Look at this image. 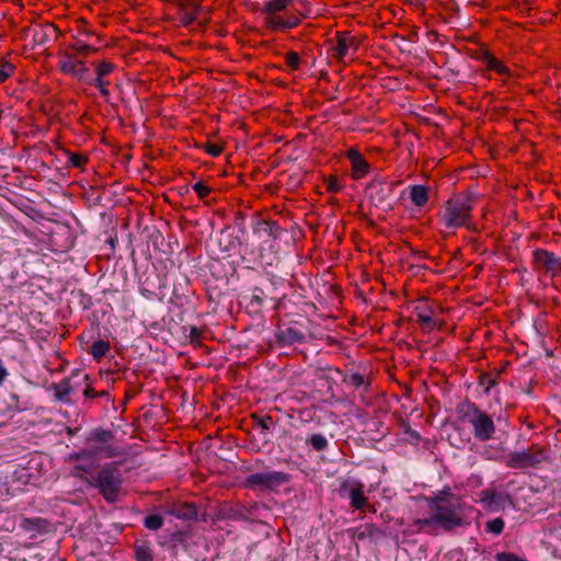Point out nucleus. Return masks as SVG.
<instances>
[{"mask_svg":"<svg viewBox=\"0 0 561 561\" xmlns=\"http://www.w3.org/2000/svg\"><path fill=\"white\" fill-rule=\"evenodd\" d=\"M287 66L293 70H298L301 64L300 57L296 51H288L285 55Z\"/></svg>","mask_w":561,"mask_h":561,"instance_id":"nucleus-38","label":"nucleus"},{"mask_svg":"<svg viewBox=\"0 0 561 561\" xmlns=\"http://www.w3.org/2000/svg\"><path fill=\"white\" fill-rule=\"evenodd\" d=\"M72 48L76 50L77 55H88L92 51H95L96 48H94L93 46L89 45V44H85L83 43L82 41H78L73 46Z\"/></svg>","mask_w":561,"mask_h":561,"instance_id":"nucleus-43","label":"nucleus"},{"mask_svg":"<svg viewBox=\"0 0 561 561\" xmlns=\"http://www.w3.org/2000/svg\"><path fill=\"white\" fill-rule=\"evenodd\" d=\"M533 264L536 271L550 277L561 273V256H557L546 249L539 248L533 251Z\"/></svg>","mask_w":561,"mask_h":561,"instance_id":"nucleus-10","label":"nucleus"},{"mask_svg":"<svg viewBox=\"0 0 561 561\" xmlns=\"http://www.w3.org/2000/svg\"><path fill=\"white\" fill-rule=\"evenodd\" d=\"M67 153H68V163L71 167L81 168L87 162V158L79 153H72V152H67Z\"/></svg>","mask_w":561,"mask_h":561,"instance_id":"nucleus-44","label":"nucleus"},{"mask_svg":"<svg viewBox=\"0 0 561 561\" xmlns=\"http://www.w3.org/2000/svg\"><path fill=\"white\" fill-rule=\"evenodd\" d=\"M496 561H527L525 558H520L513 552H499L495 554Z\"/></svg>","mask_w":561,"mask_h":561,"instance_id":"nucleus-45","label":"nucleus"},{"mask_svg":"<svg viewBox=\"0 0 561 561\" xmlns=\"http://www.w3.org/2000/svg\"><path fill=\"white\" fill-rule=\"evenodd\" d=\"M90 85H93L99 89L101 95L107 100L110 98V91L107 89V81H104L102 78H93L89 81Z\"/></svg>","mask_w":561,"mask_h":561,"instance_id":"nucleus-37","label":"nucleus"},{"mask_svg":"<svg viewBox=\"0 0 561 561\" xmlns=\"http://www.w3.org/2000/svg\"><path fill=\"white\" fill-rule=\"evenodd\" d=\"M350 49V44L347 37L337 35L336 44L331 48V55L340 62L344 61Z\"/></svg>","mask_w":561,"mask_h":561,"instance_id":"nucleus-26","label":"nucleus"},{"mask_svg":"<svg viewBox=\"0 0 561 561\" xmlns=\"http://www.w3.org/2000/svg\"><path fill=\"white\" fill-rule=\"evenodd\" d=\"M249 514L250 512L245 506L226 504L218 511V518L231 522H249Z\"/></svg>","mask_w":561,"mask_h":561,"instance_id":"nucleus-14","label":"nucleus"},{"mask_svg":"<svg viewBox=\"0 0 561 561\" xmlns=\"http://www.w3.org/2000/svg\"><path fill=\"white\" fill-rule=\"evenodd\" d=\"M393 194V183L376 179L373 180L365 188V195L375 207L383 210H391L393 205L390 199Z\"/></svg>","mask_w":561,"mask_h":561,"instance_id":"nucleus-9","label":"nucleus"},{"mask_svg":"<svg viewBox=\"0 0 561 561\" xmlns=\"http://www.w3.org/2000/svg\"><path fill=\"white\" fill-rule=\"evenodd\" d=\"M110 352V343L104 340H96L91 345L90 354L94 359L100 360Z\"/></svg>","mask_w":561,"mask_h":561,"instance_id":"nucleus-29","label":"nucleus"},{"mask_svg":"<svg viewBox=\"0 0 561 561\" xmlns=\"http://www.w3.org/2000/svg\"><path fill=\"white\" fill-rule=\"evenodd\" d=\"M289 8L288 0H270L264 3L263 12L266 14L265 23L272 16H278V12H283Z\"/></svg>","mask_w":561,"mask_h":561,"instance_id":"nucleus-24","label":"nucleus"},{"mask_svg":"<svg viewBox=\"0 0 561 561\" xmlns=\"http://www.w3.org/2000/svg\"><path fill=\"white\" fill-rule=\"evenodd\" d=\"M275 339L279 347H287L307 342L306 334L293 325L279 328L275 333Z\"/></svg>","mask_w":561,"mask_h":561,"instance_id":"nucleus-12","label":"nucleus"},{"mask_svg":"<svg viewBox=\"0 0 561 561\" xmlns=\"http://www.w3.org/2000/svg\"><path fill=\"white\" fill-rule=\"evenodd\" d=\"M202 8L193 2H187L181 7L180 19L183 25L188 26L197 20Z\"/></svg>","mask_w":561,"mask_h":561,"instance_id":"nucleus-20","label":"nucleus"},{"mask_svg":"<svg viewBox=\"0 0 561 561\" xmlns=\"http://www.w3.org/2000/svg\"><path fill=\"white\" fill-rule=\"evenodd\" d=\"M82 381L89 380V375L80 370L72 373L69 377L62 378L59 382H54L50 386L55 401L73 404L72 396L79 392Z\"/></svg>","mask_w":561,"mask_h":561,"instance_id":"nucleus-6","label":"nucleus"},{"mask_svg":"<svg viewBox=\"0 0 561 561\" xmlns=\"http://www.w3.org/2000/svg\"><path fill=\"white\" fill-rule=\"evenodd\" d=\"M253 233L256 234L259 238L268 237L274 240H277L280 239L283 234L286 233V230L283 229L277 221L257 219L255 225L253 226Z\"/></svg>","mask_w":561,"mask_h":561,"instance_id":"nucleus-13","label":"nucleus"},{"mask_svg":"<svg viewBox=\"0 0 561 561\" xmlns=\"http://www.w3.org/2000/svg\"><path fill=\"white\" fill-rule=\"evenodd\" d=\"M135 558L137 561H153L152 550L147 543L135 547Z\"/></svg>","mask_w":561,"mask_h":561,"instance_id":"nucleus-32","label":"nucleus"},{"mask_svg":"<svg viewBox=\"0 0 561 561\" xmlns=\"http://www.w3.org/2000/svg\"><path fill=\"white\" fill-rule=\"evenodd\" d=\"M306 443L311 446V448L316 451H324L329 447V442L327 437L321 433L311 434Z\"/></svg>","mask_w":561,"mask_h":561,"instance_id":"nucleus-27","label":"nucleus"},{"mask_svg":"<svg viewBox=\"0 0 561 561\" xmlns=\"http://www.w3.org/2000/svg\"><path fill=\"white\" fill-rule=\"evenodd\" d=\"M73 78H76V79H78L80 81H83V82H85L88 84H89V81H91V79H93L90 76L89 68L85 66V62L83 60H80Z\"/></svg>","mask_w":561,"mask_h":561,"instance_id":"nucleus-36","label":"nucleus"},{"mask_svg":"<svg viewBox=\"0 0 561 561\" xmlns=\"http://www.w3.org/2000/svg\"><path fill=\"white\" fill-rule=\"evenodd\" d=\"M348 382L355 389L364 388L365 391H368L370 385L365 380L364 376L359 373H354L348 377Z\"/></svg>","mask_w":561,"mask_h":561,"instance_id":"nucleus-35","label":"nucleus"},{"mask_svg":"<svg viewBox=\"0 0 561 561\" xmlns=\"http://www.w3.org/2000/svg\"><path fill=\"white\" fill-rule=\"evenodd\" d=\"M291 476L283 471H265L251 473L245 479L250 489L274 490L290 481Z\"/></svg>","mask_w":561,"mask_h":561,"instance_id":"nucleus-8","label":"nucleus"},{"mask_svg":"<svg viewBox=\"0 0 561 561\" xmlns=\"http://www.w3.org/2000/svg\"><path fill=\"white\" fill-rule=\"evenodd\" d=\"M144 526L150 530H158L163 526V518L159 514H151L144 518Z\"/></svg>","mask_w":561,"mask_h":561,"instance_id":"nucleus-33","label":"nucleus"},{"mask_svg":"<svg viewBox=\"0 0 561 561\" xmlns=\"http://www.w3.org/2000/svg\"><path fill=\"white\" fill-rule=\"evenodd\" d=\"M505 527V522L502 517H495L492 519H489L484 524V530L489 534L499 536L503 533Z\"/></svg>","mask_w":561,"mask_h":561,"instance_id":"nucleus-30","label":"nucleus"},{"mask_svg":"<svg viewBox=\"0 0 561 561\" xmlns=\"http://www.w3.org/2000/svg\"><path fill=\"white\" fill-rule=\"evenodd\" d=\"M73 243H75V238L73 237H70V240H69V243L67 245H65V249H70L73 247Z\"/></svg>","mask_w":561,"mask_h":561,"instance_id":"nucleus-59","label":"nucleus"},{"mask_svg":"<svg viewBox=\"0 0 561 561\" xmlns=\"http://www.w3.org/2000/svg\"><path fill=\"white\" fill-rule=\"evenodd\" d=\"M236 242H237V243H239V240H238V239H236V241H231V242L229 243V245H227V247H226V250H229L230 248L234 247V243H236Z\"/></svg>","mask_w":561,"mask_h":561,"instance_id":"nucleus-60","label":"nucleus"},{"mask_svg":"<svg viewBox=\"0 0 561 561\" xmlns=\"http://www.w3.org/2000/svg\"><path fill=\"white\" fill-rule=\"evenodd\" d=\"M265 298L266 295L264 290L260 287H254L248 307L252 308L254 311H257L263 306Z\"/></svg>","mask_w":561,"mask_h":561,"instance_id":"nucleus-31","label":"nucleus"},{"mask_svg":"<svg viewBox=\"0 0 561 561\" xmlns=\"http://www.w3.org/2000/svg\"><path fill=\"white\" fill-rule=\"evenodd\" d=\"M8 407L9 409L18 412L24 411L26 409L25 405L21 403L20 396L14 392L9 394Z\"/></svg>","mask_w":561,"mask_h":561,"instance_id":"nucleus-40","label":"nucleus"},{"mask_svg":"<svg viewBox=\"0 0 561 561\" xmlns=\"http://www.w3.org/2000/svg\"><path fill=\"white\" fill-rule=\"evenodd\" d=\"M341 184L339 183V181L336 179H332L330 180V182L328 183V190L330 192H333V193H336L341 190Z\"/></svg>","mask_w":561,"mask_h":561,"instance_id":"nucleus-50","label":"nucleus"},{"mask_svg":"<svg viewBox=\"0 0 561 561\" xmlns=\"http://www.w3.org/2000/svg\"><path fill=\"white\" fill-rule=\"evenodd\" d=\"M139 291L147 299H151L154 296V293L152 290L147 289L145 287H140Z\"/></svg>","mask_w":561,"mask_h":561,"instance_id":"nucleus-55","label":"nucleus"},{"mask_svg":"<svg viewBox=\"0 0 561 561\" xmlns=\"http://www.w3.org/2000/svg\"><path fill=\"white\" fill-rule=\"evenodd\" d=\"M547 460L546 450L537 445L528 449L512 451L505 459V466L511 469L524 470L536 468Z\"/></svg>","mask_w":561,"mask_h":561,"instance_id":"nucleus-5","label":"nucleus"},{"mask_svg":"<svg viewBox=\"0 0 561 561\" xmlns=\"http://www.w3.org/2000/svg\"><path fill=\"white\" fill-rule=\"evenodd\" d=\"M13 66L9 62H0V83L4 82L12 73Z\"/></svg>","mask_w":561,"mask_h":561,"instance_id":"nucleus-48","label":"nucleus"},{"mask_svg":"<svg viewBox=\"0 0 561 561\" xmlns=\"http://www.w3.org/2000/svg\"><path fill=\"white\" fill-rule=\"evenodd\" d=\"M481 502L484 508L492 513H499L505 511L507 507H514L513 497L506 492L483 490L481 492Z\"/></svg>","mask_w":561,"mask_h":561,"instance_id":"nucleus-11","label":"nucleus"},{"mask_svg":"<svg viewBox=\"0 0 561 561\" xmlns=\"http://www.w3.org/2000/svg\"><path fill=\"white\" fill-rule=\"evenodd\" d=\"M481 59L485 68L489 70H494L496 68V64L499 62V60L490 53H483Z\"/></svg>","mask_w":561,"mask_h":561,"instance_id":"nucleus-47","label":"nucleus"},{"mask_svg":"<svg viewBox=\"0 0 561 561\" xmlns=\"http://www.w3.org/2000/svg\"><path fill=\"white\" fill-rule=\"evenodd\" d=\"M479 385L483 387V392L485 394H489L491 388H493L496 385V379H494L490 375L484 374L480 377Z\"/></svg>","mask_w":561,"mask_h":561,"instance_id":"nucleus-42","label":"nucleus"},{"mask_svg":"<svg viewBox=\"0 0 561 561\" xmlns=\"http://www.w3.org/2000/svg\"><path fill=\"white\" fill-rule=\"evenodd\" d=\"M167 514L178 519L195 520L198 518V508L193 503L183 502L171 505L167 510Z\"/></svg>","mask_w":561,"mask_h":561,"instance_id":"nucleus-15","label":"nucleus"},{"mask_svg":"<svg viewBox=\"0 0 561 561\" xmlns=\"http://www.w3.org/2000/svg\"><path fill=\"white\" fill-rule=\"evenodd\" d=\"M81 302H82L84 309L90 308L92 305L91 297L88 295H84Z\"/></svg>","mask_w":561,"mask_h":561,"instance_id":"nucleus-57","label":"nucleus"},{"mask_svg":"<svg viewBox=\"0 0 561 561\" xmlns=\"http://www.w3.org/2000/svg\"><path fill=\"white\" fill-rule=\"evenodd\" d=\"M347 39H348L350 48L356 49L357 48V44H356L355 38H347Z\"/></svg>","mask_w":561,"mask_h":561,"instance_id":"nucleus-58","label":"nucleus"},{"mask_svg":"<svg viewBox=\"0 0 561 561\" xmlns=\"http://www.w3.org/2000/svg\"><path fill=\"white\" fill-rule=\"evenodd\" d=\"M486 458H488V459H494V460H496V459H497L495 456H492V455H489V454L486 455Z\"/></svg>","mask_w":561,"mask_h":561,"instance_id":"nucleus-63","label":"nucleus"},{"mask_svg":"<svg viewBox=\"0 0 561 561\" xmlns=\"http://www.w3.org/2000/svg\"><path fill=\"white\" fill-rule=\"evenodd\" d=\"M274 425L273 419L268 415L257 419L256 430L259 431V437L263 443H268L272 438L271 427Z\"/></svg>","mask_w":561,"mask_h":561,"instance_id":"nucleus-25","label":"nucleus"},{"mask_svg":"<svg viewBox=\"0 0 561 561\" xmlns=\"http://www.w3.org/2000/svg\"><path fill=\"white\" fill-rule=\"evenodd\" d=\"M300 23L299 18L294 14L288 15L287 18L283 16H272L267 20V27L273 31L294 28Z\"/></svg>","mask_w":561,"mask_h":561,"instance_id":"nucleus-18","label":"nucleus"},{"mask_svg":"<svg viewBox=\"0 0 561 561\" xmlns=\"http://www.w3.org/2000/svg\"><path fill=\"white\" fill-rule=\"evenodd\" d=\"M472 195L460 194L448 199L439 213V219L447 229H457L467 225L471 217Z\"/></svg>","mask_w":561,"mask_h":561,"instance_id":"nucleus-4","label":"nucleus"},{"mask_svg":"<svg viewBox=\"0 0 561 561\" xmlns=\"http://www.w3.org/2000/svg\"><path fill=\"white\" fill-rule=\"evenodd\" d=\"M411 436H412V437H414V438H416V439H419V438H420V434H419L417 432H415V431H412V432H411Z\"/></svg>","mask_w":561,"mask_h":561,"instance_id":"nucleus-62","label":"nucleus"},{"mask_svg":"<svg viewBox=\"0 0 561 561\" xmlns=\"http://www.w3.org/2000/svg\"><path fill=\"white\" fill-rule=\"evenodd\" d=\"M494 71H496L499 75H502V76H506L510 73L507 67L505 65H503L500 60L496 64V68L494 69Z\"/></svg>","mask_w":561,"mask_h":561,"instance_id":"nucleus-52","label":"nucleus"},{"mask_svg":"<svg viewBox=\"0 0 561 561\" xmlns=\"http://www.w3.org/2000/svg\"><path fill=\"white\" fill-rule=\"evenodd\" d=\"M114 438V434L111 431L103 428H95L88 437V443L98 444L92 446L94 449L100 450L104 445L108 444Z\"/></svg>","mask_w":561,"mask_h":561,"instance_id":"nucleus-21","label":"nucleus"},{"mask_svg":"<svg viewBox=\"0 0 561 561\" xmlns=\"http://www.w3.org/2000/svg\"><path fill=\"white\" fill-rule=\"evenodd\" d=\"M30 32H32V33H33V28H31V27H26V28L23 31V34H24L25 36H27Z\"/></svg>","mask_w":561,"mask_h":561,"instance_id":"nucleus-61","label":"nucleus"},{"mask_svg":"<svg viewBox=\"0 0 561 561\" xmlns=\"http://www.w3.org/2000/svg\"><path fill=\"white\" fill-rule=\"evenodd\" d=\"M410 198L417 207H423L428 202V188L425 185L414 184L409 187Z\"/></svg>","mask_w":561,"mask_h":561,"instance_id":"nucleus-22","label":"nucleus"},{"mask_svg":"<svg viewBox=\"0 0 561 561\" xmlns=\"http://www.w3.org/2000/svg\"><path fill=\"white\" fill-rule=\"evenodd\" d=\"M57 35V28L54 24L47 23L37 25L33 28L32 41L35 46H45Z\"/></svg>","mask_w":561,"mask_h":561,"instance_id":"nucleus-17","label":"nucleus"},{"mask_svg":"<svg viewBox=\"0 0 561 561\" xmlns=\"http://www.w3.org/2000/svg\"><path fill=\"white\" fill-rule=\"evenodd\" d=\"M494 71H496L499 75H502V76H506L510 73L507 67L505 65H503L500 60L496 64V68L494 69Z\"/></svg>","mask_w":561,"mask_h":561,"instance_id":"nucleus-51","label":"nucleus"},{"mask_svg":"<svg viewBox=\"0 0 561 561\" xmlns=\"http://www.w3.org/2000/svg\"><path fill=\"white\" fill-rule=\"evenodd\" d=\"M430 515L414 522L419 531L428 535L450 533L462 527L466 522V507L460 496L449 490L426 499Z\"/></svg>","mask_w":561,"mask_h":561,"instance_id":"nucleus-1","label":"nucleus"},{"mask_svg":"<svg viewBox=\"0 0 561 561\" xmlns=\"http://www.w3.org/2000/svg\"><path fill=\"white\" fill-rule=\"evenodd\" d=\"M96 398H101L105 400L106 402L112 401V397L107 390L96 391Z\"/></svg>","mask_w":561,"mask_h":561,"instance_id":"nucleus-53","label":"nucleus"},{"mask_svg":"<svg viewBox=\"0 0 561 561\" xmlns=\"http://www.w3.org/2000/svg\"><path fill=\"white\" fill-rule=\"evenodd\" d=\"M364 489L365 485L360 481L344 480L340 485L339 495L342 499H347L350 501V507L354 511L368 510L375 512V508L368 504Z\"/></svg>","mask_w":561,"mask_h":561,"instance_id":"nucleus-7","label":"nucleus"},{"mask_svg":"<svg viewBox=\"0 0 561 561\" xmlns=\"http://www.w3.org/2000/svg\"><path fill=\"white\" fill-rule=\"evenodd\" d=\"M80 60L76 55L66 53L59 59L58 67L62 73L73 77Z\"/></svg>","mask_w":561,"mask_h":561,"instance_id":"nucleus-23","label":"nucleus"},{"mask_svg":"<svg viewBox=\"0 0 561 561\" xmlns=\"http://www.w3.org/2000/svg\"><path fill=\"white\" fill-rule=\"evenodd\" d=\"M347 158L352 165V175L354 179H360L369 172V163L356 149L352 148L347 150Z\"/></svg>","mask_w":561,"mask_h":561,"instance_id":"nucleus-16","label":"nucleus"},{"mask_svg":"<svg viewBox=\"0 0 561 561\" xmlns=\"http://www.w3.org/2000/svg\"><path fill=\"white\" fill-rule=\"evenodd\" d=\"M351 538L356 541H363L366 538H373L379 533V529L374 524H366L360 527L347 529Z\"/></svg>","mask_w":561,"mask_h":561,"instance_id":"nucleus-19","label":"nucleus"},{"mask_svg":"<svg viewBox=\"0 0 561 561\" xmlns=\"http://www.w3.org/2000/svg\"><path fill=\"white\" fill-rule=\"evenodd\" d=\"M199 335H201L199 329L194 327V325H192L190 328V336H191V339L194 341V340L198 339Z\"/></svg>","mask_w":561,"mask_h":561,"instance_id":"nucleus-54","label":"nucleus"},{"mask_svg":"<svg viewBox=\"0 0 561 561\" xmlns=\"http://www.w3.org/2000/svg\"><path fill=\"white\" fill-rule=\"evenodd\" d=\"M106 243L110 245L111 250H115L116 248V244H117V237H110L107 240H106Z\"/></svg>","mask_w":561,"mask_h":561,"instance_id":"nucleus-56","label":"nucleus"},{"mask_svg":"<svg viewBox=\"0 0 561 561\" xmlns=\"http://www.w3.org/2000/svg\"><path fill=\"white\" fill-rule=\"evenodd\" d=\"M416 317H417V322L423 325V327H426L427 329H433L435 327V320L433 319L432 317V310L428 309V308H423V307H416Z\"/></svg>","mask_w":561,"mask_h":561,"instance_id":"nucleus-28","label":"nucleus"},{"mask_svg":"<svg viewBox=\"0 0 561 561\" xmlns=\"http://www.w3.org/2000/svg\"><path fill=\"white\" fill-rule=\"evenodd\" d=\"M77 477L96 489L107 503H114L122 494L123 474L118 463L108 462L99 468L76 466Z\"/></svg>","mask_w":561,"mask_h":561,"instance_id":"nucleus-2","label":"nucleus"},{"mask_svg":"<svg viewBox=\"0 0 561 561\" xmlns=\"http://www.w3.org/2000/svg\"><path fill=\"white\" fill-rule=\"evenodd\" d=\"M10 373L7 368V366L4 365V362L2 360V358H0V387L3 386L4 381L8 379Z\"/></svg>","mask_w":561,"mask_h":561,"instance_id":"nucleus-49","label":"nucleus"},{"mask_svg":"<svg viewBox=\"0 0 561 561\" xmlns=\"http://www.w3.org/2000/svg\"><path fill=\"white\" fill-rule=\"evenodd\" d=\"M114 70V65L108 61H102L96 66L95 78H104Z\"/></svg>","mask_w":561,"mask_h":561,"instance_id":"nucleus-41","label":"nucleus"},{"mask_svg":"<svg viewBox=\"0 0 561 561\" xmlns=\"http://www.w3.org/2000/svg\"><path fill=\"white\" fill-rule=\"evenodd\" d=\"M192 188L201 198L208 196L210 193V188L201 181L194 183Z\"/></svg>","mask_w":561,"mask_h":561,"instance_id":"nucleus-46","label":"nucleus"},{"mask_svg":"<svg viewBox=\"0 0 561 561\" xmlns=\"http://www.w3.org/2000/svg\"><path fill=\"white\" fill-rule=\"evenodd\" d=\"M205 152H207L211 157H218L222 152L224 148L222 146L218 144H214L210 141H207L201 146Z\"/></svg>","mask_w":561,"mask_h":561,"instance_id":"nucleus-39","label":"nucleus"},{"mask_svg":"<svg viewBox=\"0 0 561 561\" xmlns=\"http://www.w3.org/2000/svg\"><path fill=\"white\" fill-rule=\"evenodd\" d=\"M79 391L84 397V404H88L91 399L96 398V390L90 383V379L87 381L81 380V387L79 388Z\"/></svg>","mask_w":561,"mask_h":561,"instance_id":"nucleus-34","label":"nucleus"},{"mask_svg":"<svg viewBox=\"0 0 561 561\" xmlns=\"http://www.w3.org/2000/svg\"><path fill=\"white\" fill-rule=\"evenodd\" d=\"M461 419L470 424L473 437L479 442H488L495 437L496 426L492 415L481 410L478 404L465 400L457 405Z\"/></svg>","mask_w":561,"mask_h":561,"instance_id":"nucleus-3","label":"nucleus"}]
</instances>
